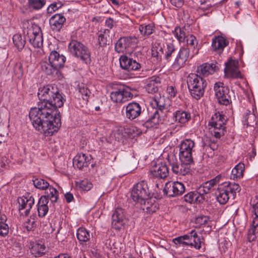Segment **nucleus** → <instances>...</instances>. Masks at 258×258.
Masks as SVG:
<instances>
[{"mask_svg": "<svg viewBox=\"0 0 258 258\" xmlns=\"http://www.w3.org/2000/svg\"><path fill=\"white\" fill-rule=\"evenodd\" d=\"M167 91L168 92L169 94L171 96H175V92L174 91V89L172 86H169L167 88Z\"/></svg>", "mask_w": 258, "mask_h": 258, "instance_id": "nucleus-64", "label": "nucleus"}, {"mask_svg": "<svg viewBox=\"0 0 258 258\" xmlns=\"http://www.w3.org/2000/svg\"><path fill=\"white\" fill-rule=\"evenodd\" d=\"M191 242H185L186 245H190L194 246L196 249H200L201 247V243L200 238L198 237V234L195 237H192Z\"/></svg>", "mask_w": 258, "mask_h": 258, "instance_id": "nucleus-49", "label": "nucleus"}, {"mask_svg": "<svg viewBox=\"0 0 258 258\" xmlns=\"http://www.w3.org/2000/svg\"><path fill=\"white\" fill-rule=\"evenodd\" d=\"M14 72L18 79L22 78L23 75V65L21 62H18L14 67Z\"/></svg>", "mask_w": 258, "mask_h": 258, "instance_id": "nucleus-47", "label": "nucleus"}, {"mask_svg": "<svg viewBox=\"0 0 258 258\" xmlns=\"http://www.w3.org/2000/svg\"><path fill=\"white\" fill-rule=\"evenodd\" d=\"M26 40L25 36L24 38H23L22 35L19 34H15L13 37V43L19 51L22 50L24 47Z\"/></svg>", "mask_w": 258, "mask_h": 258, "instance_id": "nucleus-38", "label": "nucleus"}, {"mask_svg": "<svg viewBox=\"0 0 258 258\" xmlns=\"http://www.w3.org/2000/svg\"><path fill=\"white\" fill-rule=\"evenodd\" d=\"M41 69L42 72L45 73L47 75L53 76L54 74H57L59 72L57 68L53 66L49 62L43 61L41 63Z\"/></svg>", "mask_w": 258, "mask_h": 258, "instance_id": "nucleus-31", "label": "nucleus"}, {"mask_svg": "<svg viewBox=\"0 0 258 258\" xmlns=\"http://www.w3.org/2000/svg\"><path fill=\"white\" fill-rule=\"evenodd\" d=\"M141 112V106L136 102L129 103L125 107V116L131 120L139 116Z\"/></svg>", "mask_w": 258, "mask_h": 258, "instance_id": "nucleus-19", "label": "nucleus"}, {"mask_svg": "<svg viewBox=\"0 0 258 258\" xmlns=\"http://www.w3.org/2000/svg\"><path fill=\"white\" fill-rule=\"evenodd\" d=\"M186 41L187 47L185 48H189L191 50L192 57L197 54L199 53V50L200 49V46L198 44V41L196 37L193 35H187V37L185 40Z\"/></svg>", "mask_w": 258, "mask_h": 258, "instance_id": "nucleus-28", "label": "nucleus"}, {"mask_svg": "<svg viewBox=\"0 0 258 258\" xmlns=\"http://www.w3.org/2000/svg\"><path fill=\"white\" fill-rule=\"evenodd\" d=\"M218 70L219 67L216 64L205 63L198 67L197 72L200 76L202 75L207 77L214 74Z\"/></svg>", "mask_w": 258, "mask_h": 258, "instance_id": "nucleus-24", "label": "nucleus"}, {"mask_svg": "<svg viewBox=\"0 0 258 258\" xmlns=\"http://www.w3.org/2000/svg\"><path fill=\"white\" fill-rule=\"evenodd\" d=\"M24 227L26 228L27 231H33L37 226L36 222L33 219H27V221L24 224Z\"/></svg>", "mask_w": 258, "mask_h": 258, "instance_id": "nucleus-51", "label": "nucleus"}, {"mask_svg": "<svg viewBox=\"0 0 258 258\" xmlns=\"http://www.w3.org/2000/svg\"><path fill=\"white\" fill-rule=\"evenodd\" d=\"M64 197L66 200V201L68 203H71L74 200V196H73V194L70 193V192H67L64 195Z\"/></svg>", "mask_w": 258, "mask_h": 258, "instance_id": "nucleus-63", "label": "nucleus"}, {"mask_svg": "<svg viewBox=\"0 0 258 258\" xmlns=\"http://www.w3.org/2000/svg\"><path fill=\"white\" fill-rule=\"evenodd\" d=\"M186 83L192 97L199 100L203 96L207 85L205 79L197 74L190 73L186 78Z\"/></svg>", "mask_w": 258, "mask_h": 258, "instance_id": "nucleus-3", "label": "nucleus"}, {"mask_svg": "<svg viewBox=\"0 0 258 258\" xmlns=\"http://www.w3.org/2000/svg\"><path fill=\"white\" fill-rule=\"evenodd\" d=\"M138 42V39L135 36L120 37L115 43V51L117 53L130 52L136 47Z\"/></svg>", "mask_w": 258, "mask_h": 258, "instance_id": "nucleus-11", "label": "nucleus"}, {"mask_svg": "<svg viewBox=\"0 0 258 258\" xmlns=\"http://www.w3.org/2000/svg\"><path fill=\"white\" fill-rule=\"evenodd\" d=\"M195 146V142L190 139L184 140L180 144L179 150V160L187 161L194 163L192 152Z\"/></svg>", "mask_w": 258, "mask_h": 258, "instance_id": "nucleus-12", "label": "nucleus"}, {"mask_svg": "<svg viewBox=\"0 0 258 258\" xmlns=\"http://www.w3.org/2000/svg\"><path fill=\"white\" fill-rule=\"evenodd\" d=\"M66 18L61 14H56L49 19V24L53 31L59 32L66 22Z\"/></svg>", "mask_w": 258, "mask_h": 258, "instance_id": "nucleus-22", "label": "nucleus"}, {"mask_svg": "<svg viewBox=\"0 0 258 258\" xmlns=\"http://www.w3.org/2000/svg\"><path fill=\"white\" fill-rule=\"evenodd\" d=\"M119 63L120 67L128 72L138 71L141 67V64L139 62L125 55L120 56Z\"/></svg>", "mask_w": 258, "mask_h": 258, "instance_id": "nucleus-15", "label": "nucleus"}, {"mask_svg": "<svg viewBox=\"0 0 258 258\" xmlns=\"http://www.w3.org/2000/svg\"><path fill=\"white\" fill-rule=\"evenodd\" d=\"M98 36V43L100 47H104L109 43L110 30L108 29L100 31Z\"/></svg>", "mask_w": 258, "mask_h": 258, "instance_id": "nucleus-34", "label": "nucleus"}, {"mask_svg": "<svg viewBox=\"0 0 258 258\" xmlns=\"http://www.w3.org/2000/svg\"><path fill=\"white\" fill-rule=\"evenodd\" d=\"M126 133V132L123 128L118 129L114 133L115 140H117L118 142H123L125 138V134Z\"/></svg>", "mask_w": 258, "mask_h": 258, "instance_id": "nucleus-50", "label": "nucleus"}, {"mask_svg": "<svg viewBox=\"0 0 258 258\" xmlns=\"http://www.w3.org/2000/svg\"><path fill=\"white\" fill-rule=\"evenodd\" d=\"M243 124L247 126H253L256 123V116L253 113L248 111L244 117L243 120Z\"/></svg>", "mask_w": 258, "mask_h": 258, "instance_id": "nucleus-39", "label": "nucleus"}, {"mask_svg": "<svg viewBox=\"0 0 258 258\" xmlns=\"http://www.w3.org/2000/svg\"><path fill=\"white\" fill-rule=\"evenodd\" d=\"M221 178V175H218L213 179L205 182L204 184L208 186L211 191L212 188L219 182Z\"/></svg>", "mask_w": 258, "mask_h": 258, "instance_id": "nucleus-48", "label": "nucleus"}, {"mask_svg": "<svg viewBox=\"0 0 258 258\" xmlns=\"http://www.w3.org/2000/svg\"><path fill=\"white\" fill-rule=\"evenodd\" d=\"M196 236H197V232L195 230H192L189 234L181 236L184 241H186L187 240H189V238H192V237H195Z\"/></svg>", "mask_w": 258, "mask_h": 258, "instance_id": "nucleus-58", "label": "nucleus"}, {"mask_svg": "<svg viewBox=\"0 0 258 258\" xmlns=\"http://www.w3.org/2000/svg\"><path fill=\"white\" fill-rule=\"evenodd\" d=\"M9 231L8 225L6 224H0V236L5 237L8 235Z\"/></svg>", "mask_w": 258, "mask_h": 258, "instance_id": "nucleus-57", "label": "nucleus"}, {"mask_svg": "<svg viewBox=\"0 0 258 258\" xmlns=\"http://www.w3.org/2000/svg\"><path fill=\"white\" fill-rule=\"evenodd\" d=\"M241 190L238 184L235 182H225L219 185L215 192L217 201L220 204H225L230 198L235 199L236 193Z\"/></svg>", "mask_w": 258, "mask_h": 258, "instance_id": "nucleus-4", "label": "nucleus"}, {"mask_svg": "<svg viewBox=\"0 0 258 258\" xmlns=\"http://www.w3.org/2000/svg\"><path fill=\"white\" fill-rule=\"evenodd\" d=\"M29 6L35 10L41 9L45 4V0H28Z\"/></svg>", "mask_w": 258, "mask_h": 258, "instance_id": "nucleus-45", "label": "nucleus"}, {"mask_svg": "<svg viewBox=\"0 0 258 258\" xmlns=\"http://www.w3.org/2000/svg\"><path fill=\"white\" fill-rule=\"evenodd\" d=\"M185 31V29L184 27H176L173 32V34L179 42H184L187 37Z\"/></svg>", "mask_w": 258, "mask_h": 258, "instance_id": "nucleus-40", "label": "nucleus"}, {"mask_svg": "<svg viewBox=\"0 0 258 258\" xmlns=\"http://www.w3.org/2000/svg\"><path fill=\"white\" fill-rule=\"evenodd\" d=\"M45 190V195L42 197H45L48 200L50 199L52 203H56L58 197V192L56 189L49 185V187H48Z\"/></svg>", "mask_w": 258, "mask_h": 258, "instance_id": "nucleus-35", "label": "nucleus"}, {"mask_svg": "<svg viewBox=\"0 0 258 258\" xmlns=\"http://www.w3.org/2000/svg\"><path fill=\"white\" fill-rule=\"evenodd\" d=\"M213 135L216 139H219L224 135V131L221 129H220L219 131L214 130Z\"/></svg>", "mask_w": 258, "mask_h": 258, "instance_id": "nucleus-59", "label": "nucleus"}, {"mask_svg": "<svg viewBox=\"0 0 258 258\" xmlns=\"http://www.w3.org/2000/svg\"><path fill=\"white\" fill-rule=\"evenodd\" d=\"M210 221V218L206 216H200L196 219V223L201 225H206Z\"/></svg>", "mask_w": 258, "mask_h": 258, "instance_id": "nucleus-54", "label": "nucleus"}, {"mask_svg": "<svg viewBox=\"0 0 258 258\" xmlns=\"http://www.w3.org/2000/svg\"><path fill=\"white\" fill-rule=\"evenodd\" d=\"M180 163H178L174 156L168 157V161L171 166L173 172L180 175H185L189 173L191 165L194 163L182 160H180Z\"/></svg>", "mask_w": 258, "mask_h": 258, "instance_id": "nucleus-9", "label": "nucleus"}, {"mask_svg": "<svg viewBox=\"0 0 258 258\" xmlns=\"http://www.w3.org/2000/svg\"><path fill=\"white\" fill-rule=\"evenodd\" d=\"M79 92L82 94L83 99H87L91 94V92L85 85L79 87Z\"/></svg>", "mask_w": 258, "mask_h": 258, "instance_id": "nucleus-52", "label": "nucleus"}, {"mask_svg": "<svg viewBox=\"0 0 258 258\" xmlns=\"http://www.w3.org/2000/svg\"><path fill=\"white\" fill-rule=\"evenodd\" d=\"M185 241H184L183 239H182V238L181 237V236H179L178 237H176L174 239H173V242L175 244H182L183 245H186V244H185V242H184Z\"/></svg>", "mask_w": 258, "mask_h": 258, "instance_id": "nucleus-62", "label": "nucleus"}, {"mask_svg": "<svg viewBox=\"0 0 258 258\" xmlns=\"http://www.w3.org/2000/svg\"><path fill=\"white\" fill-rule=\"evenodd\" d=\"M228 44L229 42L225 38L222 36H218L212 39V48L214 51L221 54Z\"/></svg>", "mask_w": 258, "mask_h": 258, "instance_id": "nucleus-23", "label": "nucleus"}, {"mask_svg": "<svg viewBox=\"0 0 258 258\" xmlns=\"http://www.w3.org/2000/svg\"><path fill=\"white\" fill-rule=\"evenodd\" d=\"M48 60L50 63L57 68L58 69L62 68L66 61V57L62 54H60L55 50L51 51Z\"/></svg>", "mask_w": 258, "mask_h": 258, "instance_id": "nucleus-25", "label": "nucleus"}, {"mask_svg": "<svg viewBox=\"0 0 258 258\" xmlns=\"http://www.w3.org/2000/svg\"><path fill=\"white\" fill-rule=\"evenodd\" d=\"M131 197L135 202L144 206V207H142L143 210H146V212L149 213L155 211L152 209L153 206L149 204V201L152 195L146 181H141L133 187Z\"/></svg>", "mask_w": 258, "mask_h": 258, "instance_id": "nucleus-2", "label": "nucleus"}, {"mask_svg": "<svg viewBox=\"0 0 258 258\" xmlns=\"http://www.w3.org/2000/svg\"><path fill=\"white\" fill-rule=\"evenodd\" d=\"M189 55V48L181 47L172 59L173 61L172 67L176 70L183 68L185 65Z\"/></svg>", "mask_w": 258, "mask_h": 258, "instance_id": "nucleus-13", "label": "nucleus"}, {"mask_svg": "<svg viewBox=\"0 0 258 258\" xmlns=\"http://www.w3.org/2000/svg\"><path fill=\"white\" fill-rule=\"evenodd\" d=\"M77 237L80 242H87L90 239V232L85 228L80 227L77 230Z\"/></svg>", "mask_w": 258, "mask_h": 258, "instance_id": "nucleus-37", "label": "nucleus"}, {"mask_svg": "<svg viewBox=\"0 0 258 258\" xmlns=\"http://www.w3.org/2000/svg\"><path fill=\"white\" fill-rule=\"evenodd\" d=\"M238 62L230 59L225 63V73L229 77L233 79L242 78V76L238 68Z\"/></svg>", "mask_w": 258, "mask_h": 258, "instance_id": "nucleus-18", "label": "nucleus"}, {"mask_svg": "<svg viewBox=\"0 0 258 258\" xmlns=\"http://www.w3.org/2000/svg\"><path fill=\"white\" fill-rule=\"evenodd\" d=\"M114 23L115 22L113 19L110 17L107 18L105 21V25L109 29H111L113 28Z\"/></svg>", "mask_w": 258, "mask_h": 258, "instance_id": "nucleus-61", "label": "nucleus"}, {"mask_svg": "<svg viewBox=\"0 0 258 258\" xmlns=\"http://www.w3.org/2000/svg\"><path fill=\"white\" fill-rule=\"evenodd\" d=\"M39 101L31 108L29 116L33 127L45 136H51L61 126L60 112L66 99L55 85H48L38 89Z\"/></svg>", "mask_w": 258, "mask_h": 258, "instance_id": "nucleus-1", "label": "nucleus"}, {"mask_svg": "<svg viewBox=\"0 0 258 258\" xmlns=\"http://www.w3.org/2000/svg\"><path fill=\"white\" fill-rule=\"evenodd\" d=\"M185 202L189 203H193L198 201L201 202L200 197L197 191H191L185 195L184 197Z\"/></svg>", "mask_w": 258, "mask_h": 258, "instance_id": "nucleus-42", "label": "nucleus"}, {"mask_svg": "<svg viewBox=\"0 0 258 258\" xmlns=\"http://www.w3.org/2000/svg\"><path fill=\"white\" fill-rule=\"evenodd\" d=\"M198 193V195L200 198H201V200L203 199V196L205 194H208L211 191L209 190V188L206 186L204 183L201 185L197 191Z\"/></svg>", "mask_w": 258, "mask_h": 258, "instance_id": "nucleus-53", "label": "nucleus"}, {"mask_svg": "<svg viewBox=\"0 0 258 258\" xmlns=\"http://www.w3.org/2000/svg\"><path fill=\"white\" fill-rule=\"evenodd\" d=\"M245 166L243 163H239L232 170L231 178H240L243 176Z\"/></svg>", "mask_w": 258, "mask_h": 258, "instance_id": "nucleus-36", "label": "nucleus"}, {"mask_svg": "<svg viewBox=\"0 0 258 258\" xmlns=\"http://www.w3.org/2000/svg\"><path fill=\"white\" fill-rule=\"evenodd\" d=\"M32 181L34 186L38 189L45 190L48 187H49V183L43 179L35 178Z\"/></svg>", "mask_w": 258, "mask_h": 258, "instance_id": "nucleus-41", "label": "nucleus"}, {"mask_svg": "<svg viewBox=\"0 0 258 258\" xmlns=\"http://www.w3.org/2000/svg\"><path fill=\"white\" fill-rule=\"evenodd\" d=\"M177 51L175 45L173 43H167L166 47L165 48L164 58L167 61L172 60Z\"/></svg>", "mask_w": 258, "mask_h": 258, "instance_id": "nucleus-33", "label": "nucleus"}, {"mask_svg": "<svg viewBox=\"0 0 258 258\" xmlns=\"http://www.w3.org/2000/svg\"><path fill=\"white\" fill-rule=\"evenodd\" d=\"M173 117L175 121L185 123L190 120L191 115L189 112L185 110H178L173 113Z\"/></svg>", "mask_w": 258, "mask_h": 258, "instance_id": "nucleus-29", "label": "nucleus"}, {"mask_svg": "<svg viewBox=\"0 0 258 258\" xmlns=\"http://www.w3.org/2000/svg\"><path fill=\"white\" fill-rule=\"evenodd\" d=\"M226 122H216L213 121H209V125L214 128V130H219L220 129L224 130L225 129L224 125Z\"/></svg>", "mask_w": 258, "mask_h": 258, "instance_id": "nucleus-55", "label": "nucleus"}, {"mask_svg": "<svg viewBox=\"0 0 258 258\" xmlns=\"http://www.w3.org/2000/svg\"><path fill=\"white\" fill-rule=\"evenodd\" d=\"M227 120V118L224 114H223L222 112H216L212 117L211 120L210 121L216 122H226Z\"/></svg>", "mask_w": 258, "mask_h": 258, "instance_id": "nucleus-46", "label": "nucleus"}, {"mask_svg": "<svg viewBox=\"0 0 258 258\" xmlns=\"http://www.w3.org/2000/svg\"><path fill=\"white\" fill-rule=\"evenodd\" d=\"M124 217L123 209L121 208H117L112 216V227L117 230L123 228L124 224Z\"/></svg>", "mask_w": 258, "mask_h": 258, "instance_id": "nucleus-20", "label": "nucleus"}, {"mask_svg": "<svg viewBox=\"0 0 258 258\" xmlns=\"http://www.w3.org/2000/svg\"><path fill=\"white\" fill-rule=\"evenodd\" d=\"M69 52L74 56L79 58L85 63L91 61L90 52L87 46L81 42L72 40L68 46Z\"/></svg>", "mask_w": 258, "mask_h": 258, "instance_id": "nucleus-6", "label": "nucleus"}, {"mask_svg": "<svg viewBox=\"0 0 258 258\" xmlns=\"http://www.w3.org/2000/svg\"><path fill=\"white\" fill-rule=\"evenodd\" d=\"M139 30L141 34L143 35H150L154 31V27L152 24H142L139 27Z\"/></svg>", "mask_w": 258, "mask_h": 258, "instance_id": "nucleus-43", "label": "nucleus"}, {"mask_svg": "<svg viewBox=\"0 0 258 258\" xmlns=\"http://www.w3.org/2000/svg\"><path fill=\"white\" fill-rule=\"evenodd\" d=\"M76 185L78 188L87 191L90 190L92 186V184L88 179H86L80 182H77Z\"/></svg>", "mask_w": 258, "mask_h": 258, "instance_id": "nucleus-44", "label": "nucleus"}, {"mask_svg": "<svg viewBox=\"0 0 258 258\" xmlns=\"http://www.w3.org/2000/svg\"><path fill=\"white\" fill-rule=\"evenodd\" d=\"M165 48L160 43L155 42L152 48V55L157 58L158 60H161L163 55L164 57Z\"/></svg>", "mask_w": 258, "mask_h": 258, "instance_id": "nucleus-32", "label": "nucleus"}, {"mask_svg": "<svg viewBox=\"0 0 258 258\" xmlns=\"http://www.w3.org/2000/svg\"><path fill=\"white\" fill-rule=\"evenodd\" d=\"M215 96L219 104L228 105L231 102L230 90L222 82H216L214 86Z\"/></svg>", "mask_w": 258, "mask_h": 258, "instance_id": "nucleus-10", "label": "nucleus"}, {"mask_svg": "<svg viewBox=\"0 0 258 258\" xmlns=\"http://www.w3.org/2000/svg\"><path fill=\"white\" fill-rule=\"evenodd\" d=\"M25 39L35 48H41L43 45V37L41 28L36 24H31L23 30Z\"/></svg>", "mask_w": 258, "mask_h": 258, "instance_id": "nucleus-5", "label": "nucleus"}, {"mask_svg": "<svg viewBox=\"0 0 258 258\" xmlns=\"http://www.w3.org/2000/svg\"><path fill=\"white\" fill-rule=\"evenodd\" d=\"M164 106L160 105L158 108H152L148 109L147 116L143 119V125L146 127H152L155 125L158 124L163 120Z\"/></svg>", "mask_w": 258, "mask_h": 258, "instance_id": "nucleus-8", "label": "nucleus"}, {"mask_svg": "<svg viewBox=\"0 0 258 258\" xmlns=\"http://www.w3.org/2000/svg\"><path fill=\"white\" fill-rule=\"evenodd\" d=\"M169 169L165 163H160L155 165L150 170L151 177L158 179H164L168 176Z\"/></svg>", "mask_w": 258, "mask_h": 258, "instance_id": "nucleus-16", "label": "nucleus"}, {"mask_svg": "<svg viewBox=\"0 0 258 258\" xmlns=\"http://www.w3.org/2000/svg\"><path fill=\"white\" fill-rule=\"evenodd\" d=\"M171 4L177 8H181L183 5V0H170Z\"/></svg>", "mask_w": 258, "mask_h": 258, "instance_id": "nucleus-60", "label": "nucleus"}, {"mask_svg": "<svg viewBox=\"0 0 258 258\" xmlns=\"http://www.w3.org/2000/svg\"><path fill=\"white\" fill-rule=\"evenodd\" d=\"M161 84V78L158 76H153L147 80L145 86L146 90L149 93H157Z\"/></svg>", "mask_w": 258, "mask_h": 258, "instance_id": "nucleus-26", "label": "nucleus"}, {"mask_svg": "<svg viewBox=\"0 0 258 258\" xmlns=\"http://www.w3.org/2000/svg\"><path fill=\"white\" fill-rule=\"evenodd\" d=\"M48 200L45 197H41L37 205L38 216L40 217H44L48 212L47 204Z\"/></svg>", "mask_w": 258, "mask_h": 258, "instance_id": "nucleus-30", "label": "nucleus"}, {"mask_svg": "<svg viewBox=\"0 0 258 258\" xmlns=\"http://www.w3.org/2000/svg\"><path fill=\"white\" fill-rule=\"evenodd\" d=\"M89 159L85 154H78L73 159V166L75 168L82 170L89 166Z\"/></svg>", "mask_w": 258, "mask_h": 258, "instance_id": "nucleus-27", "label": "nucleus"}, {"mask_svg": "<svg viewBox=\"0 0 258 258\" xmlns=\"http://www.w3.org/2000/svg\"><path fill=\"white\" fill-rule=\"evenodd\" d=\"M19 205V209L21 214L28 215L32 206L34 204V199L32 197H23L18 199Z\"/></svg>", "mask_w": 258, "mask_h": 258, "instance_id": "nucleus-21", "label": "nucleus"}, {"mask_svg": "<svg viewBox=\"0 0 258 258\" xmlns=\"http://www.w3.org/2000/svg\"><path fill=\"white\" fill-rule=\"evenodd\" d=\"M253 212L255 217L252 221V227L248 230L247 239L248 241H254L258 236V202L252 207Z\"/></svg>", "mask_w": 258, "mask_h": 258, "instance_id": "nucleus-17", "label": "nucleus"}, {"mask_svg": "<svg viewBox=\"0 0 258 258\" xmlns=\"http://www.w3.org/2000/svg\"><path fill=\"white\" fill-rule=\"evenodd\" d=\"M62 6L61 3H54L51 4L47 8L48 13H51L57 10Z\"/></svg>", "mask_w": 258, "mask_h": 258, "instance_id": "nucleus-56", "label": "nucleus"}, {"mask_svg": "<svg viewBox=\"0 0 258 258\" xmlns=\"http://www.w3.org/2000/svg\"><path fill=\"white\" fill-rule=\"evenodd\" d=\"M185 191L183 183L178 181L169 182L165 184L163 189L165 195L169 197H175L182 195Z\"/></svg>", "mask_w": 258, "mask_h": 258, "instance_id": "nucleus-14", "label": "nucleus"}, {"mask_svg": "<svg viewBox=\"0 0 258 258\" xmlns=\"http://www.w3.org/2000/svg\"><path fill=\"white\" fill-rule=\"evenodd\" d=\"M133 90H135L127 86L119 85L117 88L113 89L110 92V99L116 103H124L133 98L134 95L131 91Z\"/></svg>", "mask_w": 258, "mask_h": 258, "instance_id": "nucleus-7", "label": "nucleus"}]
</instances>
